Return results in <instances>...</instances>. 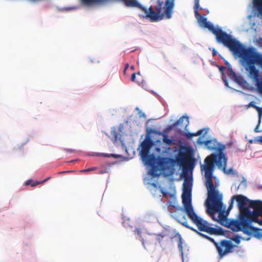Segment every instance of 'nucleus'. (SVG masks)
Here are the masks:
<instances>
[{"label": "nucleus", "mask_w": 262, "mask_h": 262, "mask_svg": "<svg viewBox=\"0 0 262 262\" xmlns=\"http://www.w3.org/2000/svg\"><path fill=\"white\" fill-rule=\"evenodd\" d=\"M210 160L206 157L204 164H201V171L205 179V185L207 189V198L204 205L207 213H215L216 211L224 210L226 206L223 202V194L220 193L213 182V178H216L214 172L217 165L210 163Z\"/></svg>", "instance_id": "1"}, {"label": "nucleus", "mask_w": 262, "mask_h": 262, "mask_svg": "<svg viewBox=\"0 0 262 262\" xmlns=\"http://www.w3.org/2000/svg\"><path fill=\"white\" fill-rule=\"evenodd\" d=\"M227 48L234 57L239 58L241 64L249 72L250 78L256 79L259 74L255 66H262V53L255 47H248L237 39Z\"/></svg>", "instance_id": "2"}, {"label": "nucleus", "mask_w": 262, "mask_h": 262, "mask_svg": "<svg viewBox=\"0 0 262 262\" xmlns=\"http://www.w3.org/2000/svg\"><path fill=\"white\" fill-rule=\"evenodd\" d=\"M155 147H150L146 146L142 141L138 148L141 150L139 151V155L143 163L148 166H151L155 165L159 166H166L173 162L176 165L181 166L184 161L183 155L177 154L175 159L173 160V155L172 149L170 147H162L160 146V151L150 152L151 149Z\"/></svg>", "instance_id": "3"}, {"label": "nucleus", "mask_w": 262, "mask_h": 262, "mask_svg": "<svg viewBox=\"0 0 262 262\" xmlns=\"http://www.w3.org/2000/svg\"><path fill=\"white\" fill-rule=\"evenodd\" d=\"M200 26L202 28H207L215 37L217 43L222 44L224 47L228 48L237 38L230 33H228L223 30L220 26L215 27L213 24L208 21L206 17L200 14L199 16H195Z\"/></svg>", "instance_id": "4"}, {"label": "nucleus", "mask_w": 262, "mask_h": 262, "mask_svg": "<svg viewBox=\"0 0 262 262\" xmlns=\"http://www.w3.org/2000/svg\"><path fill=\"white\" fill-rule=\"evenodd\" d=\"M218 148L212 153L210 155L207 157L210 160L217 165V168L221 169L222 168L227 167L228 158L225 152L226 145L222 143H219Z\"/></svg>", "instance_id": "5"}, {"label": "nucleus", "mask_w": 262, "mask_h": 262, "mask_svg": "<svg viewBox=\"0 0 262 262\" xmlns=\"http://www.w3.org/2000/svg\"><path fill=\"white\" fill-rule=\"evenodd\" d=\"M207 239L212 243L215 246L219 253V259L223 258L227 254L232 253L234 248L236 246L231 241L227 239H222L220 243L216 242L213 238L209 236Z\"/></svg>", "instance_id": "6"}, {"label": "nucleus", "mask_w": 262, "mask_h": 262, "mask_svg": "<svg viewBox=\"0 0 262 262\" xmlns=\"http://www.w3.org/2000/svg\"><path fill=\"white\" fill-rule=\"evenodd\" d=\"M152 134L157 135L163 137L164 135V131H160L150 127H147L146 129V137L143 141L144 144L150 147H155L156 152L160 151V146H162V140L161 138L154 140L152 139Z\"/></svg>", "instance_id": "7"}, {"label": "nucleus", "mask_w": 262, "mask_h": 262, "mask_svg": "<svg viewBox=\"0 0 262 262\" xmlns=\"http://www.w3.org/2000/svg\"><path fill=\"white\" fill-rule=\"evenodd\" d=\"M244 221L245 217L243 216L239 217L237 215L236 219H226L223 217L219 213L218 223L222 226L230 229L233 232L241 231Z\"/></svg>", "instance_id": "8"}, {"label": "nucleus", "mask_w": 262, "mask_h": 262, "mask_svg": "<svg viewBox=\"0 0 262 262\" xmlns=\"http://www.w3.org/2000/svg\"><path fill=\"white\" fill-rule=\"evenodd\" d=\"M193 187V177L191 174L190 176L185 179L182 187V193L181 198L183 205L188 204L191 208L193 207L192 204V190Z\"/></svg>", "instance_id": "9"}, {"label": "nucleus", "mask_w": 262, "mask_h": 262, "mask_svg": "<svg viewBox=\"0 0 262 262\" xmlns=\"http://www.w3.org/2000/svg\"><path fill=\"white\" fill-rule=\"evenodd\" d=\"M235 196L237 207L239 210L238 216L239 217L243 216L244 217L248 218V211L250 210L251 202L253 200L242 194L236 195Z\"/></svg>", "instance_id": "10"}, {"label": "nucleus", "mask_w": 262, "mask_h": 262, "mask_svg": "<svg viewBox=\"0 0 262 262\" xmlns=\"http://www.w3.org/2000/svg\"><path fill=\"white\" fill-rule=\"evenodd\" d=\"M187 215L192 222L196 225L200 231L207 232L209 226L211 224L199 216L194 211L193 207L188 210Z\"/></svg>", "instance_id": "11"}, {"label": "nucleus", "mask_w": 262, "mask_h": 262, "mask_svg": "<svg viewBox=\"0 0 262 262\" xmlns=\"http://www.w3.org/2000/svg\"><path fill=\"white\" fill-rule=\"evenodd\" d=\"M241 232L248 236H252L257 239H262V229L255 227L252 225H248L246 221H244Z\"/></svg>", "instance_id": "12"}, {"label": "nucleus", "mask_w": 262, "mask_h": 262, "mask_svg": "<svg viewBox=\"0 0 262 262\" xmlns=\"http://www.w3.org/2000/svg\"><path fill=\"white\" fill-rule=\"evenodd\" d=\"M177 238L178 239V249L181 252L182 262L188 261L189 257L188 255L189 253V247L186 244H185L184 247L183 246L184 241L179 232H177L176 235L171 238Z\"/></svg>", "instance_id": "13"}, {"label": "nucleus", "mask_w": 262, "mask_h": 262, "mask_svg": "<svg viewBox=\"0 0 262 262\" xmlns=\"http://www.w3.org/2000/svg\"><path fill=\"white\" fill-rule=\"evenodd\" d=\"M250 210H248V217L262 216V201L253 200L251 202Z\"/></svg>", "instance_id": "14"}, {"label": "nucleus", "mask_w": 262, "mask_h": 262, "mask_svg": "<svg viewBox=\"0 0 262 262\" xmlns=\"http://www.w3.org/2000/svg\"><path fill=\"white\" fill-rule=\"evenodd\" d=\"M186 151H189L192 156L191 161L188 164V169L191 171V174H192V171L193 170L196 163V159L194 157V151L192 146L191 145H184V147L176 148L174 150H173V152L182 154H183Z\"/></svg>", "instance_id": "15"}, {"label": "nucleus", "mask_w": 262, "mask_h": 262, "mask_svg": "<svg viewBox=\"0 0 262 262\" xmlns=\"http://www.w3.org/2000/svg\"><path fill=\"white\" fill-rule=\"evenodd\" d=\"M88 156L92 157H104L106 158H113L115 159H117L119 162L122 161H127L129 160V158L128 157L123 156L122 155L116 154H107L103 152H90L86 154Z\"/></svg>", "instance_id": "16"}, {"label": "nucleus", "mask_w": 262, "mask_h": 262, "mask_svg": "<svg viewBox=\"0 0 262 262\" xmlns=\"http://www.w3.org/2000/svg\"><path fill=\"white\" fill-rule=\"evenodd\" d=\"M252 14L248 16V19H250L252 16H257L262 19V0L252 1Z\"/></svg>", "instance_id": "17"}, {"label": "nucleus", "mask_w": 262, "mask_h": 262, "mask_svg": "<svg viewBox=\"0 0 262 262\" xmlns=\"http://www.w3.org/2000/svg\"><path fill=\"white\" fill-rule=\"evenodd\" d=\"M162 142L166 146V147H169V146L176 143L182 145L183 147H184V145H186L182 143L181 139L176 134L170 137H169V135H164L162 140Z\"/></svg>", "instance_id": "18"}, {"label": "nucleus", "mask_w": 262, "mask_h": 262, "mask_svg": "<svg viewBox=\"0 0 262 262\" xmlns=\"http://www.w3.org/2000/svg\"><path fill=\"white\" fill-rule=\"evenodd\" d=\"M189 118L188 115H185L181 117L179 119H178L175 122L173 123L174 125L176 127H177L179 125H181L182 123L184 122V125L185 126V129L187 130V127L189 124Z\"/></svg>", "instance_id": "19"}, {"label": "nucleus", "mask_w": 262, "mask_h": 262, "mask_svg": "<svg viewBox=\"0 0 262 262\" xmlns=\"http://www.w3.org/2000/svg\"><path fill=\"white\" fill-rule=\"evenodd\" d=\"M167 205L168 206H170L172 208L176 209L177 210L183 212L185 211L187 214H188V210L191 208V207L187 204H186L185 205H183V207H181L179 206L173 204L172 201H169L168 202Z\"/></svg>", "instance_id": "20"}, {"label": "nucleus", "mask_w": 262, "mask_h": 262, "mask_svg": "<svg viewBox=\"0 0 262 262\" xmlns=\"http://www.w3.org/2000/svg\"><path fill=\"white\" fill-rule=\"evenodd\" d=\"M178 210L172 211L170 209H169L171 216L177 222L179 221L180 219L186 220V216L183 213L177 211Z\"/></svg>", "instance_id": "21"}, {"label": "nucleus", "mask_w": 262, "mask_h": 262, "mask_svg": "<svg viewBox=\"0 0 262 262\" xmlns=\"http://www.w3.org/2000/svg\"><path fill=\"white\" fill-rule=\"evenodd\" d=\"M207 141H209L210 142H209L208 144L206 143V147L209 150L216 151L218 148L217 144L219 143L217 142V139L215 138L213 139H207Z\"/></svg>", "instance_id": "22"}, {"label": "nucleus", "mask_w": 262, "mask_h": 262, "mask_svg": "<svg viewBox=\"0 0 262 262\" xmlns=\"http://www.w3.org/2000/svg\"><path fill=\"white\" fill-rule=\"evenodd\" d=\"M221 229L222 227L217 225H214V227L209 225L207 233L211 235H220Z\"/></svg>", "instance_id": "23"}, {"label": "nucleus", "mask_w": 262, "mask_h": 262, "mask_svg": "<svg viewBox=\"0 0 262 262\" xmlns=\"http://www.w3.org/2000/svg\"><path fill=\"white\" fill-rule=\"evenodd\" d=\"M245 221L247 222L248 225H252L253 223H257L259 226H262V219H259V216L253 217H245Z\"/></svg>", "instance_id": "24"}, {"label": "nucleus", "mask_w": 262, "mask_h": 262, "mask_svg": "<svg viewBox=\"0 0 262 262\" xmlns=\"http://www.w3.org/2000/svg\"><path fill=\"white\" fill-rule=\"evenodd\" d=\"M149 167L148 170V174L150 175L151 178H158L160 176V173L158 172V169L154 167V166Z\"/></svg>", "instance_id": "25"}, {"label": "nucleus", "mask_w": 262, "mask_h": 262, "mask_svg": "<svg viewBox=\"0 0 262 262\" xmlns=\"http://www.w3.org/2000/svg\"><path fill=\"white\" fill-rule=\"evenodd\" d=\"M239 85L242 86L243 89L247 88V85H249L248 83L241 76H239L234 81Z\"/></svg>", "instance_id": "26"}, {"label": "nucleus", "mask_w": 262, "mask_h": 262, "mask_svg": "<svg viewBox=\"0 0 262 262\" xmlns=\"http://www.w3.org/2000/svg\"><path fill=\"white\" fill-rule=\"evenodd\" d=\"M134 232H136L137 234V238L141 241L142 246L145 249H146L145 245V241H144V238L142 237L141 230L139 228H136Z\"/></svg>", "instance_id": "27"}, {"label": "nucleus", "mask_w": 262, "mask_h": 262, "mask_svg": "<svg viewBox=\"0 0 262 262\" xmlns=\"http://www.w3.org/2000/svg\"><path fill=\"white\" fill-rule=\"evenodd\" d=\"M116 162H112L108 163V165L104 166L101 168V169L97 172L99 174H104L105 173H108L110 171V167L111 165H114Z\"/></svg>", "instance_id": "28"}, {"label": "nucleus", "mask_w": 262, "mask_h": 262, "mask_svg": "<svg viewBox=\"0 0 262 262\" xmlns=\"http://www.w3.org/2000/svg\"><path fill=\"white\" fill-rule=\"evenodd\" d=\"M233 234V232L226 230L222 227L220 235L226 237L227 238L231 239Z\"/></svg>", "instance_id": "29"}, {"label": "nucleus", "mask_w": 262, "mask_h": 262, "mask_svg": "<svg viewBox=\"0 0 262 262\" xmlns=\"http://www.w3.org/2000/svg\"><path fill=\"white\" fill-rule=\"evenodd\" d=\"M122 220L123 221L122 225L125 228H133V226H131L129 223V222H130V219L129 217H127L122 215Z\"/></svg>", "instance_id": "30"}, {"label": "nucleus", "mask_w": 262, "mask_h": 262, "mask_svg": "<svg viewBox=\"0 0 262 262\" xmlns=\"http://www.w3.org/2000/svg\"><path fill=\"white\" fill-rule=\"evenodd\" d=\"M111 133L115 138L116 141L121 140L122 135L118 134L116 130L115 126H113L111 128Z\"/></svg>", "instance_id": "31"}, {"label": "nucleus", "mask_w": 262, "mask_h": 262, "mask_svg": "<svg viewBox=\"0 0 262 262\" xmlns=\"http://www.w3.org/2000/svg\"><path fill=\"white\" fill-rule=\"evenodd\" d=\"M42 182V181H39L38 180L34 181L32 179H29L25 182V185L26 186L31 185V186L34 187L40 184Z\"/></svg>", "instance_id": "32"}, {"label": "nucleus", "mask_w": 262, "mask_h": 262, "mask_svg": "<svg viewBox=\"0 0 262 262\" xmlns=\"http://www.w3.org/2000/svg\"><path fill=\"white\" fill-rule=\"evenodd\" d=\"M242 239V236L238 234H234L231 237L230 241H233L236 244L238 245L241 243V240Z\"/></svg>", "instance_id": "33"}, {"label": "nucleus", "mask_w": 262, "mask_h": 262, "mask_svg": "<svg viewBox=\"0 0 262 262\" xmlns=\"http://www.w3.org/2000/svg\"><path fill=\"white\" fill-rule=\"evenodd\" d=\"M199 2H194V6L193 8H194V12L195 14V16H199L200 14H201L198 11L199 9V10L203 9V8L200 6Z\"/></svg>", "instance_id": "34"}, {"label": "nucleus", "mask_w": 262, "mask_h": 262, "mask_svg": "<svg viewBox=\"0 0 262 262\" xmlns=\"http://www.w3.org/2000/svg\"><path fill=\"white\" fill-rule=\"evenodd\" d=\"M176 128V127L173 123L168 125L163 130L164 135H168L171 130L175 129Z\"/></svg>", "instance_id": "35"}, {"label": "nucleus", "mask_w": 262, "mask_h": 262, "mask_svg": "<svg viewBox=\"0 0 262 262\" xmlns=\"http://www.w3.org/2000/svg\"><path fill=\"white\" fill-rule=\"evenodd\" d=\"M79 8V7H78V6H77V7H76V6L65 7H63V8L58 7V10L59 11L64 12V11H69L72 10H76V9H78Z\"/></svg>", "instance_id": "36"}, {"label": "nucleus", "mask_w": 262, "mask_h": 262, "mask_svg": "<svg viewBox=\"0 0 262 262\" xmlns=\"http://www.w3.org/2000/svg\"><path fill=\"white\" fill-rule=\"evenodd\" d=\"M221 169L224 171V172L227 174H233L235 175L236 173V172L232 167L229 168L228 169H226V167L222 168Z\"/></svg>", "instance_id": "37"}, {"label": "nucleus", "mask_w": 262, "mask_h": 262, "mask_svg": "<svg viewBox=\"0 0 262 262\" xmlns=\"http://www.w3.org/2000/svg\"><path fill=\"white\" fill-rule=\"evenodd\" d=\"M228 76L232 79L234 81L237 79V78L239 76V75H237L236 73L232 69L231 70L229 71V73L228 74Z\"/></svg>", "instance_id": "38"}, {"label": "nucleus", "mask_w": 262, "mask_h": 262, "mask_svg": "<svg viewBox=\"0 0 262 262\" xmlns=\"http://www.w3.org/2000/svg\"><path fill=\"white\" fill-rule=\"evenodd\" d=\"M250 143H253L254 142H258L262 144V136L256 137L254 139H250L249 140Z\"/></svg>", "instance_id": "39"}, {"label": "nucleus", "mask_w": 262, "mask_h": 262, "mask_svg": "<svg viewBox=\"0 0 262 262\" xmlns=\"http://www.w3.org/2000/svg\"><path fill=\"white\" fill-rule=\"evenodd\" d=\"M202 137L200 136L198 138L197 141H196V143L199 144V145H205L206 146V143L207 144H208L209 142H210L209 141H207L206 140H202Z\"/></svg>", "instance_id": "40"}, {"label": "nucleus", "mask_w": 262, "mask_h": 262, "mask_svg": "<svg viewBox=\"0 0 262 262\" xmlns=\"http://www.w3.org/2000/svg\"><path fill=\"white\" fill-rule=\"evenodd\" d=\"M208 130L209 128H203L199 130V134H200V135H202V137H204L208 133Z\"/></svg>", "instance_id": "41"}, {"label": "nucleus", "mask_w": 262, "mask_h": 262, "mask_svg": "<svg viewBox=\"0 0 262 262\" xmlns=\"http://www.w3.org/2000/svg\"><path fill=\"white\" fill-rule=\"evenodd\" d=\"M256 111L258 113V117L259 122H261V118H262V107L258 106L256 108Z\"/></svg>", "instance_id": "42"}, {"label": "nucleus", "mask_w": 262, "mask_h": 262, "mask_svg": "<svg viewBox=\"0 0 262 262\" xmlns=\"http://www.w3.org/2000/svg\"><path fill=\"white\" fill-rule=\"evenodd\" d=\"M242 181H241V184L237 187V189H239L240 186L243 185L244 188H246L247 187V180L244 177H242Z\"/></svg>", "instance_id": "43"}, {"label": "nucleus", "mask_w": 262, "mask_h": 262, "mask_svg": "<svg viewBox=\"0 0 262 262\" xmlns=\"http://www.w3.org/2000/svg\"><path fill=\"white\" fill-rule=\"evenodd\" d=\"M235 200H236V196L235 195H233L230 201L228 210H230L233 208V203Z\"/></svg>", "instance_id": "44"}, {"label": "nucleus", "mask_w": 262, "mask_h": 262, "mask_svg": "<svg viewBox=\"0 0 262 262\" xmlns=\"http://www.w3.org/2000/svg\"><path fill=\"white\" fill-rule=\"evenodd\" d=\"M217 68L219 69V71H220V72L221 74V77H223L224 76H226L225 74V72H224V71L226 69V67H224L223 66H220V65H219V66Z\"/></svg>", "instance_id": "45"}, {"label": "nucleus", "mask_w": 262, "mask_h": 262, "mask_svg": "<svg viewBox=\"0 0 262 262\" xmlns=\"http://www.w3.org/2000/svg\"><path fill=\"white\" fill-rule=\"evenodd\" d=\"M221 79L223 80V81L224 82V83L225 85L226 86V87L230 88L231 89H233L231 87H230L229 85L228 81L227 79L226 76H224L223 77H221Z\"/></svg>", "instance_id": "46"}, {"label": "nucleus", "mask_w": 262, "mask_h": 262, "mask_svg": "<svg viewBox=\"0 0 262 262\" xmlns=\"http://www.w3.org/2000/svg\"><path fill=\"white\" fill-rule=\"evenodd\" d=\"M175 130L177 134L181 136H184L185 134H186V132L182 130L181 128H176Z\"/></svg>", "instance_id": "47"}, {"label": "nucleus", "mask_w": 262, "mask_h": 262, "mask_svg": "<svg viewBox=\"0 0 262 262\" xmlns=\"http://www.w3.org/2000/svg\"><path fill=\"white\" fill-rule=\"evenodd\" d=\"M137 83L139 85H141L143 89H144L145 90L148 91L147 90V88L148 87V86L144 81L142 80V81L141 83H140L139 81H137Z\"/></svg>", "instance_id": "48"}, {"label": "nucleus", "mask_w": 262, "mask_h": 262, "mask_svg": "<svg viewBox=\"0 0 262 262\" xmlns=\"http://www.w3.org/2000/svg\"><path fill=\"white\" fill-rule=\"evenodd\" d=\"M178 222L180 223L181 225H182L184 227H186L187 228H188L189 227V225L188 224L186 220H184L183 219H180V220H179V221H178Z\"/></svg>", "instance_id": "49"}, {"label": "nucleus", "mask_w": 262, "mask_h": 262, "mask_svg": "<svg viewBox=\"0 0 262 262\" xmlns=\"http://www.w3.org/2000/svg\"><path fill=\"white\" fill-rule=\"evenodd\" d=\"M158 237L157 241L160 243L162 242V239L165 236V235L163 233H159L157 234Z\"/></svg>", "instance_id": "50"}, {"label": "nucleus", "mask_w": 262, "mask_h": 262, "mask_svg": "<svg viewBox=\"0 0 262 262\" xmlns=\"http://www.w3.org/2000/svg\"><path fill=\"white\" fill-rule=\"evenodd\" d=\"M160 191L164 196H166L167 194H170V193L166 189L163 188H160Z\"/></svg>", "instance_id": "51"}, {"label": "nucleus", "mask_w": 262, "mask_h": 262, "mask_svg": "<svg viewBox=\"0 0 262 262\" xmlns=\"http://www.w3.org/2000/svg\"><path fill=\"white\" fill-rule=\"evenodd\" d=\"M224 61L225 64L227 66L228 71L232 69L231 64L227 60L224 59Z\"/></svg>", "instance_id": "52"}, {"label": "nucleus", "mask_w": 262, "mask_h": 262, "mask_svg": "<svg viewBox=\"0 0 262 262\" xmlns=\"http://www.w3.org/2000/svg\"><path fill=\"white\" fill-rule=\"evenodd\" d=\"M260 123H261V122H259V121L258 120L257 124L256 126V127H255L254 130L255 133L261 132V130H260L259 129V126Z\"/></svg>", "instance_id": "53"}, {"label": "nucleus", "mask_w": 262, "mask_h": 262, "mask_svg": "<svg viewBox=\"0 0 262 262\" xmlns=\"http://www.w3.org/2000/svg\"><path fill=\"white\" fill-rule=\"evenodd\" d=\"M192 133H190V132H188V133H186V134H185V137L189 139V140H191L192 138H193V136H192Z\"/></svg>", "instance_id": "54"}, {"label": "nucleus", "mask_w": 262, "mask_h": 262, "mask_svg": "<svg viewBox=\"0 0 262 262\" xmlns=\"http://www.w3.org/2000/svg\"><path fill=\"white\" fill-rule=\"evenodd\" d=\"M150 92L151 93H152V94H154L159 100H160L161 99H162V97L157 93H156L154 91L151 90L150 91Z\"/></svg>", "instance_id": "55"}, {"label": "nucleus", "mask_w": 262, "mask_h": 262, "mask_svg": "<svg viewBox=\"0 0 262 262\" xmlns=\"http://www.w3.org/2000/svg\"><path fill=\"white\" fill-rule=\"evenodd\" d=\"M248 107H253V108L256 109L257 107H258V106H257L256 104H255V103L254 102V101H251L250 102L249 104H248Z\"/></svg>", "instance_id": "56"}, {"label": "nucleus", "mask_w": 262, "mask_h": 262, "mask_svg": "<svg viewBox=\"0 0 262 262\" xmlns=\"http://www.w3.org/2000/svg\"><path fill=\"white\" fill-rule=\"evenodd\" d=\"M245 90L254 91L256 90V88L254 86H249V85H247V88H245Z\"/></svg>", "instance_id": "57"}, {"label": "nucleus", "mask_w": 262, "mask_h": 262, "mask_svg": "<svg viewBox=\"0 0 262 262\" xmlns=\"http://www.w3.org/2000/svg\"><path fill=\"white\" fill-rule=\"evenodd\" d=\"M140 117H143V118H146V114L143 112L142 111L139 110V112H138Z\"/></svg>", "instance_id": "58"}, {"label": "nucleus", "mask_w": 262, "mask_h": 262, "mask_svg": "<svg viewBox=\"0 0 262 262\" xmlns=\"http://www.w3.org/2000/svg\"><path fill=\"white\" fill-rule=\"evenodd\" d=\"M131 80L132 81H136V73H133L132 75H131Z\"/></svg>", "instance_id": "59"}, {"label": "nucleus", "mask_w": 262, "mask_h": 262, "mask_svg": "<svg viewBox=\"0 0 262 262\" xmlns=\"http://www.w3.org/2000/svg\"><path fill=\"white\" fill-rule=\"evenodd\" d=\"M96 169L95 167H91V168H87V169H83V170H81V172H87V171H92V170H95Z\"/></svg>", "instance_id": "60"}, {"label": "nucleus", "mask_w": 262, "mask_h": 262, "mask_svg": "<svg viewBox=\"0 0 262 262\" xmlns=\"http://www.w3.org/2000/svg\"><path fill=\"white\" fill-rule=\"evenodd\" d=\"M198 234L200 235L202 237H204V238H206V239H207L208 237L209 236L208 235H207L204 233H203L201 232H198Z\"/></svg>", "instance_id": "61"}, {"label": "nucleus", "mask_w": 262, "mask_h": 262, "mask_svg": "<svg viewBox=\"0 0 262 262\" xmlns=\"http://www.w3.org/2000/svg\"><path fill=\"white\" fill-rule=\"evenodd\" d=\"M217 54L219 55L218 52L214 48H213L212 56L213 57H214V56H216Z\"/></svg>", "instance_id": "62"}, {"label": "nucleus", "mask_w": 262, "mask_h": 262, "mask_svg": "<svg viewBox=\"0 0 262 262\" xmlns=\"http://www.w3.org/2000/svg\"><path fill=\"white\" fill-rule=\"evenodd\" d=\"M210 64L214 67H217L219 66V64L216 63L215 61L210 60Z\"/></svg>", "instance_id": "63"}, {"label": "nucleus", "mask_w": 262, "mask_h": 262, "mask_svg": "<svg viewBox=\"0 0 262 262\" xmlns=\"http://www.w3.org/2000/svg\"><path fill=\"white\" fill-rule=\"evenodd\" d=\"M257 42L259 46L262 47V37H259L257 40Z\"/></svg>", "instance_id": "64"}]
</instances>
